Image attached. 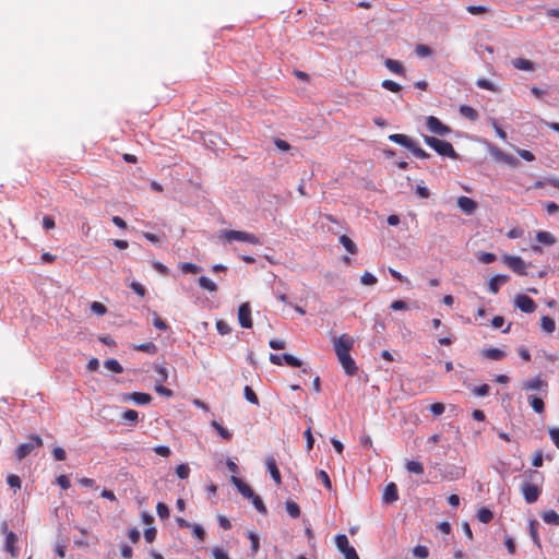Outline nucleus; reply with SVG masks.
Returning <instances> with one entry per match:
<instances>
[{
    "label": "nucleus",
    "mask_w": 559,
    "mask_h": 559,
    "mask_svg": "<svg viewBox=\"0 0 559 559\" xmlns=\"http://www.w3.org/2000/svg\"><path fill=\"white\" fill-rule=\"evenodd\" d=\"M198 283L202 289L207 292L215 293L217 290V285L206 276H200Z\"/></svg>",
    "instance_id": "23"
},
{
    "label": "nucleus",
    "mask_w": 559,
    "mask_h": 559,
    "mask_svg": "<svg viewBox=\"0 0 559 559\" xmlns=\"http://www.w3.org/2000/svg\"><path fill=\"white\" fill-rule=\"evenodd\" d=\"M8 485L11 487V488H14V489H20L21 488V479L19 476L16 475H10L8 476Z\"/></svg>",
    "instance_id": "56"
},
{
    "label": "nucleus",
    "mask_w": 559,
    "mask_h": 559,
    "mask_svg": "<svg viewBox=\"0 0 559 559\" xmlns=\"http://www.w3.org/2000/svg\"><path fill=\"white\" fill-rule=\"evenodd\" d=\"M550 439L554 441L556 447L559 449V428L549 429Z\"/></svg>",
    "instance_id": "63"
},
{
    "label": "nucleus",
    "mask_w": 559,
    "mask_h": 559,
    "mask_svg": "<svg viewBox=\"0 0 559 559\" xmlns=\"http://www.w3.org/2000/svg\"><path fill=\"white\" fill-rule=\"evenodd\" d=\"M219 237L228 242L240 241L252 245H260V240L255 235L242 230H222Z\"/></svg>",
    "instance_id": "3"
},
{
    "label": "nucleus",
    "mask_w": 559,
    "mask_h": 559,
    "mask_svg": "<svg viewBox=\"0 0 559 559\" xmlns=\"http://www.w3.org/2000/svg\"><path fill=\"white\" fill-rule=\"evenodd\" d=\"M286 511L294 519L298 518L300 514V509L298 504L293 501L286 502Z\"/></svg>",
    "instance_id": "42"
},
{
    "label": "nucleus",
    "mask_w": 559,
    "mask_h": 559,
    "mask_svg": "<svg viewBox=\"0 0 559 559\" xmlns=\"http://www.w3.org/2000/svg\"><path fill=\"white\" fill-rule=\"evenodd\" d=\"M542 518L548 524H555V525L559 524V514L554 510L544 512Z\"/></svg>",
    "instance_id": "30"
},
{
    "label": "nucleus",
    "mask_w": 559,
    "mask_h": 559,
    "mask_svg": "<svg viewBox=\"0 0 559 559\" xmlns=\"http://www.w3.org/2000/svg\"><path fill=\"white\" fill-rule=\"evenodd\" d=\"M2 532L5 534V544L4 549L5 551L10 552L12 557L17 556V549L15 547V544L17 542V536L13 532L8 531V525L5 523L1 526Z\"/></svg>",
    "instance_id": "8"
},
{
    "label": "nucleus",
    "mask_w": 559,
    "mask_h": 559,
    "mask_svg": "<svg viewBox=\"0 0 559 559\" xmlns=\"http://www.w3.org/2000/svg\"><path fill=\"white\" fill-rule=\"evenodd\" d=\"M477 518L483 523H488L492 520L493 514L489 509H480L477 513Z\"/></svg>",
    "instance_id": "41"
},
{
    "label": "nucleus",
    "mask_w": 559,
    "mask_h": 559,
    "mask_svg": "<svg viewBox=\"0 0 559 559\" xmlns=\"http://www.w3.org/2000/svg\"><path fill=\"white\" fill-rule=\"evenodd\" d=\"M473 392L477 396H486L489 393V385L488 384H483L480 386H476L473 390Z\"/></svg>",
    "instance_id": "62"
},
{
    "label": "nucleus",
    "mask_w": 559,
    "mask_h": 559,
    "mask_svg": "<svg viewBox=\"0 0 559 559\" xmlns=\"http://www.w3.org/2000/svg\"><path fill=\"white\" fill-rule=\"evenodd\" d=\"M249 500H251L252 504L254 506V508L259 512H261V513H265L266 512V508H265L263 501L261 500V498L259 496H257L254 493L253 497H251Z\"/></svg>",
    "instance_id": "48"
},
{
    "label": "nucleus",
    "mask_w": 559,
    "mask_h": 559,
    "mask_svg": "<svg viewBox=\"0 0 559 559\" xmlns=\"http://www.w3.org/2000/svg\"><path fill=\"white\" fill-rule=\"evenodd\" d=\"M265 464H266V467H267V469H269L273 480L277 485H281L282 484L281 473H280V469H278V467L276 465L275 459L273 456H267L266 460H265Z\"/></svg>",
    "instance_id": "17"
},
{
    "label": "nucleus",
    "mask_w": 559,
    "mask_h": 559,
    "mask_svg": "<svg viewBox=\"0 0 559 559\" xmlns=\"http://www.w3.org/2000/svg\"><path fill=\"white\" fill-rule=\"evenodd\" d=\"M503 262L516 274H526V264L520 257L506 255Z\"/></svg>",
    "instance_id": "9"
},
{
    "label": "nucleus",
    "mask_w": 559,
    "mask_h": 559,
    "mask_svg": "<svg viewBox=\"0 0 559 559\" xmlns=\"http://www.w3.org/2000/svg\"><path fill=\"white\" fill-rule=\"evenodd\" d=\"M382 498L385 502H394L397 500V488L394 483L386 485Z\"/></svg>",
    "instance_id": "22"
},
{
    "label": "nucleus",
    "mask_w": 559,
    "mask_h": 559,
    "mask_svg": "<svg viewBox=\"0 0 559 559\" xmlns=\"http://www.w3.org/2000/svg\"><path fill=\"white\" fill-rule=\"evenodd\" d=\"M478 259L479 261H481L483 263H491L496 260V255L493 253H490V252H481L479 255H478Z\"/></svg>",
    "instance_id": "58"
},
{
    "label": "nucleus",
    "mask_w": 559,
    "mask_h": 559,
    "mask_svg": "<svg viewBox=\"0 0 559 559\" xmlns=\"http://www.w3.org/2000/svg\"><path fill=\"white\" fill-rule=\"evenodd\" d=\"M389 140L391 142H394L396 144H400V145L406 147L416 157H418L420 159H426L430 156L427 152H425L423 148H420L413 139H411L409 136H407L405 134L394 133V134L389 135Z\"/></svg>",
    "instance_id": "1"
},
{
    "label": "nucleus",
    "mask_w": 559,
    "mask_h": 559,
    "mask_svg": "<svg viewBox=\"0 0 559 559\" xmlns=\"http://www.w3.org/2000/svg\"><path fill=\"white\" fill-rule=\"evenodd\" d=\"M212 555H213L214 559H229L228 554L218 547H216L212 550Z\"/></svg>",
    "instance_id": "60"
},
{
    "label": "nucleus",
    "mask_w": 559,
    "mask_h": 559,
    "mask_svg": "<svg viewBox=\"0 0 559 559\" xmlns=\"http://www.w3.org/2000/svg\"><path fill=\"white\" fill-rule=\"evenodd\" d=\"M483 356L489 359L500 360L506 356V354L499 348H487L483 350Z\"/></svg>",
    "instance_id": "26"
},
{
    "label": "nucleus",
    "mask_w": 559,
    "mask_h": 559,
    "mask_svg": "<svg viewBox=\"0 0 559 559\" xmlns=\"http://www.w3.org/2000/svg\"><path fill=\"white\" fill-rule=\"evenodd\" d=\"M155 372L157 373V378L155 380V383L163 384L168 379V372L167 369L162 365H155L154 367Z\"/></svg>",
    "instance_id": "29"
},
{
    "label": "nucleus",
    "mask_w": 559,
    "mask_h": 559,
    "mask_svg": "<svg viewBox=\"0 0 559 559\" xmlns=\"http://www.w3.org/2000/svg\"><path fill=\"white\" fill-rule=\"evenodd\" d=\"M212 427L217 431V433L225 440H230L231 432L227 430L225 427H223L216 420H213L211 423Z\"/></svg>",
    "instance_id": "31"
},
{
    "label": "nucleus",
    "mask_w": 559,
    "mask_h": 559,
    "mask_svg": "<svg viewBox=\"0 0 559 559\" xmlns=\"http://www.w3.org/2000/svg\"><path fill=\"white\" fill-rule=\"evenodd\" d=\"M122 419L128 424L134 425L139 420V414L134 409H127L122 414Z\"/></svg>",
    "instance_id": "33"
},
{
    "label": "nucleus",
    "mask_w": 559,
    "mask_h": 559,
    "mask_svg": "<svg viewBox=\"0 0 559 559\" xmlns=\"http://www.w3.org/2000/svg\"><path fill=\"white\" fill-rule=\"evenodd\" d=\"M179 269L183 273H192V274H195V273L200 272V270H201V267L199 265L191 263V262L180 263Z\"/></svg>",
    "instance_id": "38"
},
{
    "label": "nucleus",
    "mask_w": 559,
    "mask_h": 559,
    "mask_svg": "<svg viewBox=\"0 0 559 559\" xmlns=\"http://www.w3.org/2000/svg\"><path fill=\"white\" fill-rule=\"evenodd\" d=\"M457 206L465 213V214H472L476 207L477 203L467 197H460L457 199Z\"/></svg>",
    "instance_id": "18"
},
{
    "label": "nucleus",
    "mask_w": 559,
    "mask_h": 559,
    "mask_svg": "<svg viewBox=\"0 0 559 559\" xmlns=\"http://www.w3.org/2000/svg\"><path fill=\"white\" fill-rule=\"evenodd\" d=\"M384 64L391 72H393L395 74H404V67L400 61L393 60V59H386L384 61Z\"/></svg>",
    "instance_id": "24"
},
{
    "label": "nucleus",
    "mask_w": 559,
    "mask_h": 559,
    "mask_svg": "<svg viewBox=\"0 0 559 559\" xmlns=\"http://www.w3.org/2000/svg\"><path fill=\"white\" fill-rule=\"evenodd\" d=\"M536 238L539 242L546 245H554L556 242V238L548 231L537 233Z\"/></svg>",
    "instance_id": "34"
},
{
    "label": "nucleus",
    "mask_w": 559,
    "mask_h": 559,
    "mask_svg": "<svg viewBox=\"0 0 559 559\" xmlns=\"http://www.w3.org/2000/svg\"><path fill=\"white\" fill-rule=\"evenodd\" d=\"M382 87L390 91V92H393V93H396L401 90V85L397 84L396 82L394 81H391V80H384L382 83H381Z\"/></svg>",
    "instance_id": "50"
},
{
    "label": "nucleus",
    "mask_w": 559,
    "mask_h": 559,
    "mask_svg": "<svg viewBox=\"0 0 559 559\" xmlns=\"http://www.w3.org/2000/svg\"><path fill=\"white\" fill-rule=\"evenodd\" d=\"M190 528L192 530V534L195 538H198L199 540L203 542L205 539V531L204 528L199 525V524H192V526H190Z\"/></svg>",
    "instance_id": "44"
},
{
    "label": "nucleus",
    "mask_w": 559,
    "mask_h": 559,
    "mask_svg": "<svg viewBox=\"0 0 559 559\" xmlns=\"http://www.w3.org/2000/svg\"><path fill=\"white\" fill-rule=\"evenodd\" d=\"M424 141L441 156H447L453 159L457 157V154L454 151L452 144L447 141L439 140L429 135H424Z\"/></svg>",
    "instance_id": "2"
},
{
    "label": "nucleus",
    "mask_w": 559,
    "mask_h": 559,
    "mask_svg": "<svg viewBox=\"0 0 559 559\" xmlns=\"http://www.w3.org/2000/svg\"><path fill=\"white\" fill-rule=\"evenodd\" d=\"M336 356L346 374L353 376L356 373L357 366L349 353H340Z\"/></svg>",
    "instance_id": "12"
},
{
    "label": "nucleus",
    "mask_w": 559,
    "mask_h": 559,
    "mask_svg": "<svg viewBox=\"0 0 559 559\" xmlns=\"http://www.w3.org/2000/svg\"><path fill=\"white\" fill-rule=\"evenodd\" d=\"M238 321L239 324L245 329H250L252 326L251 307L249 302H243L239 306Z\"/></svg>",
    "instance_id": "11"
},
{
    "label": "nucleus",
    "mask_w": 559,
    "mask_h": 559,
    "mask_svg": "<svg viewBox=\"0 0 559 559\" xmlns=\"http://www.w3.org/2000/svg\"><path fill=\"white\" fill-rule=\"evenodd\" d=\"M216 329H217V332L221 334V335H226V334H229L231 329L229 326V324L224 321V320H218L216 322Z\"/></svg>",
    "instance_id": "49"
},
{
    "label": "nucleus",
    "mask_w": 559,
    "mask_h": 559,
    "mask_svg": "<svg viewBox=\"0 0 559 559\" xmlns=\"http://www.w3.org/2000/svg\"><path fill=\"white\" fill-rule=\"evenodd\" d=\"M345 559H359L355 548L350 546L349 548H346V551L343 552Z\"/></svg>",
    "instance_id": "64"
},
{
    "label": "nucleus",
    "mask_w": 559,
    "mask_h": 559,
    "mask_svg": "<svg viewBox=\"0 0 559 559\" xmlns=\"http://www.w3.org/2000/svg\"><path fill=\"white\" fill-rule=\"evenodd\" d=\"M466 11L473 15H480L488 12V8L485 5H468Z\"/></svg>",
    "instance_id": "46"
},
{
    "label": "nucleus",
    "mask_w": 559,
    "mask_h": 559,
    "mask_svg": "<svg viewBox=\"0 0 559 559\" xmlns=\"http://www.w3.org/2000/svg\"><path fill=\"white\" fill-rule=\"evenodd\" d=\"M522 495L527 503L535 502L539 495H540V488L536 485H532L530 483L523 484L521 488Z\"/></svg>",
    "instance_id": "13"
},
{
    "label": "nucleus",
    "mask_w": 559,
    "mask_h": 559,
    "mask_svg": "<svg viewBox=\"0 0 559 559\" xmlns=\"http://www.w3.org/2000/svg\"><path fill=\"white\" fill-rule=\"evenodd\" d=\"M335 354L349 353L354 346V338L347 334H342L332 340Z\"/></svg>",
    "instance_id": "5"
},
{
    "label": "nucleus",
    "mask_w": 559,
    "mask_h": 559,
    "mask_svg": "<svg viewBox=\"0 0 559 559\" xmlns=\"http://www.w3.org/2000/svg\"><path fill=\"white\" fill-rule=\"evenodd\" d=\"M415 53L420 58H426L432 55V49L424 44H419L415 47Z\"/></svg>",
    "instance_id": "36"
},
{
    "label": "nucleus",
    "mask_w": 559,
    "mask_h": 559,
    "mask_svg": "<svg viewBox=\"0 0 559 559\" xmlns=\"http://www.w3.org/2000/svg\"><path fill=\"white\" fill-rule=\"evenodd\" d=\"M511 63L515 69L522 71L532 72L536 69L535 64L531 60L524 58H515Z\"/></svg>",
    "instance_id": "20"
},
{
    "label": "nucleus",
    "mask_w": 559,
    "mask_h": 559,
    "mask_svg": "<svg viewBox=\"0 0 559 559\" xmlns=\"http://www.w3.org/2000/svg\"><path fill=\"white\" fill-rule=\"evenodd\" d=\"M509 280L507 275H496L488 282V288L492 294L499 292L500 286Z\"/></svg>",
    "instance_id": "21"
},
{
    "label": "nucleus",
    "mask_w": 559,
    "mask_h": 559,
    "mask_svg": "<svg viewBox=\"0 0 559 559\" xmlns=\"http://www.w3.org/2000/svg\"><path fill=\"white\" fill-rule=\"evenodd\" d=\"M121 402H133L136 405H147L152 401V396L147 393L142 392H132V393H123L120 396Z\"/></svg>",
    "instance_id": "6"
},
{
    "label": "nucleus",
    "mask_w": 559,
    "mask_h": 559,
    "mask_svg": "<svg viewBox=\"0 0 559 559\" xmlns=\"http://www.w3.org/2000/svg\"><path fill=\"white\" fill-rule=\"evenodd\" d=\"M417 194L423 199H428L430 195L429 189L421 183L416 187Z\"/></svg>",
    "instance_id": "59"
},
{
    "label": "nucleus",
    "mask_w": 559,
    "mask_h": 559,
    "mask_svg": "<svg viewBox=\"0 0 559 559\" xmlns=\"http://www.w3.org/2000/svg\"><path fill=\"white\" fill-rule=\"evenodd\" d=\"M248 538L251 542V551L253 554H257L259 551V548H260L259 536L255 533L250 532L248 534Z\"/></svg>",
    "instance_id": "51"
},
{
    "label": "nucleus",
    "mask_w": 559,
    "mask_h": 559,
    "mask_svg": "<svg viewBox=\"0 0 559 559\" xmlns=\"http://www.w3.org/2000/svg\"><path fill=\"white\" fill-rule=\"evenodd\" d=\"M489 152H490V155L498 162L506 163L510 166H516L519 163L514 156L502 152L498 147H490Z\"/></svg>",
    "instance_id": "15"
},
{
    "label": "nucleus",
    "mask_w": 559,
    "mask_h": 559,
    "mask_svg": "<svg viewBox=\"0 0 559 559\" xmlns=\"http://www.w3.org/2000/svg\"><path fill=\"white\" fill-rule=\"evenodd\" d=\"M530 404L532 406V408L536 412V413H543L544 412V402L542 399L535 396V395H532L530 396Z\"/></svg>",
    "instance_id": "37"
},
{
    "label": "nucleus",
    "mask_w": 559,
    "mask_h": 559,
    "mask_svg": "<svg viewBox=\"0 0 559 559\" xmlns=\"http://www.w3.org/2000/svg\"><path fill=\"white\" fill-rule=\"evenodd\" d=\"M317 477L319 479H321V481L323 483L325 488H328V489L332 488L331 479L325 471H322V469L318 471Z\"/></svg>",
    "instance_id": "53"
},
{
    "label": "nucleus",
    "mask_w": 559,
    "mask_h": 559,
    "mask_svg": "<svg viewBox=\"0 0 559 559\" xmlns=\"http://www.w3.org/2000/svg\"><path fill=\"white\" fill-rule=\"evenodd\" d=\"M515 306L523 312L532 313L535 311L536 305L532 298L526 295H518L515 297Z\"/></svg>",
    "instance_id": "14"
},
{
    "label": "nucleus",
    "mask_w": 559,
    "mask_h": 559,
    "mask_svg": "<svg viewBox=\"0 0 559 559\" xmlns=\"http://www.w3.org/2000/svg\"><path fill=\"white\" fill-rule=\"evenodd\" d=\"M155 391L163 396L170 397L173 396V391L163 386L160 383H155Z\"/></svg>",
    "instance_id": "57"
},
{
    "label": "nucleus",
    "mask_w": 559,
    "mask_h": 559,
    "mask_svg": "<svg viewBox=\"0 0 559 559\" xmlns=\"http://www.w3.org/2000/svg\"><path fill=\"white\" fill-rule=\"evenodd\" d=\"M414 555L418 558L425 559L428 557V549L425 546H416L414 548Z\"/></svg>",
    "instance_id": "61"
},
{
    "label": "nucleus",
    "mask_w": 559,
    "mask_h": 559,
    "mask_svg": "<svg viewBox=\"0 0 559 559\" xmlns=\"http://www.w3.org/2000/svg\"><path fill=\"white\" fill-rule=\"evenodd\" d=\"M230 481L236 486L238 491L247 499H250L253 497L254 492L253 490L240 478L236 476H231Z\"/></svg>",
    "instance_id": "16"
},
{
    "label": "nucleus",
    "mask_w": 559,
    "mask_h": 559,
    "mask_svg": "<svg viewBox=\"0 0 559 559\" xmlns=\"http://www.w3.org/2000/svg\"><path fill=\"white\" fill-rule=\"evenodd\" d=\"M335 543H336V547L337 549L343 554L344 551H346V548H349L350 545H349V542H348V538L346 537V535L344 534H341V535H337L336 538H335Z\"/></svg>",
    "instance_id": "35"
},
{
    "label": "nucleus",
    "mask_w": 559,
    "mask_h": 559,
    "mask_svg": "<svg viewBox=\"0 0 559 559\" xmlns=\"http://www.w3.org/2000/svg\"><path fill=\"white\" fill-rule=\"evenodd\" d=\"M176 474L180 479H186L190 474V467L188 464H180L176 468Z\"/></svg>",
    "instance_id": "47"
},
{
    "label": "nucleus",
    "mask_w": 559,
    "mask_h": 559,
    "mask_svg": "<svg viewBox=\"0 0 559 559\" xmlns=\"http://www.w3.org/2000/svg\"><path fill=\"white\" fill-rule=\"evenodd\" d=\"M476 85L487 91L497 92V87L495 86V84L487 79H478L476 81Z\"/></svg>",
    "instance_id": "43"
},
{
    "label": "nucleus",
    "mask_w": 559,
    "mask_h": 559,
    "mask_svg": "<svg viewBox=\"0 0 559 559\" xmlns=\"http://www.w3.org/2000/svg\"><path fill=\"white\" fill-rule=\"evenodd\" d=\"M91 310L97 316H104L107 312L106 307L98 301H93L91 304Z\"/></svg>",
    "instance_id": "54"
},
{
    "label": "nucleus",
    "mask_w": 559,
    "mask_h": 559,
    "mask_svg": "<svg viewBox=\"0 0 559 559\" xmlns=\"http://www.w3.org/2000/svg\"><path fill=\"white\" fill-rule=\"evenodd\" d=\"M360 282L362 285H366V286H373L377 284L378 280L377 277L371 274L370 272H365L361 277H360Z\"/></svg>",
    "instance_id": "40"
},
{
    "label": "nucleus",
    "mask_w": 559,
    "mask_h": 559,
    "mask_svg": "<svg viewBox=\"0 0 559 559\" xmlns=\"http://www.w3.org/2000/svg\"><path fill=\"white\" fill-rule=\"evenodd\" d=\"M43 445V439L37 436L33 435L31 437V440L26 443H22L17 447L15 454L17 460L24 459L26 455H28L35 448Z\"/></svg>",
    "instance_id": "4"
},
{
    "label": "nucleus",
    "mask_w": 559,
    "mask_h": 559,
    "mask_svg": "<svg viewBox=\"0 0 559 559\" xmlns=\"http://www.w3.org/2000/svg\"><path fill=\"white\" fill-rule=\"evenodd\" d=\"M427 128L431 133L438 135H445L451 132V129L444 126L438 118L429 116L427 118Z\"/></svg>",
    "instance_id": "10"
},
{
    "label": "nucleus",
    "mask_w": 559,
    "mask_h": 559,
    "mask_svg": "<svg viewBox=\"0 0 559 559\" xmlns=\"http://www.w3.org/2000/svg\"><path fill=\"white\" fill-rule=\"evenodd\" d=\"M406 469L409 473L421 475L424 473V466L420 462L417 461H408L406 463Z\"/></svg>",
    "instance_id": "32"
},
{
    "label": "nucleus",
    "mask_w": 559,
    "mask_h": 559,
    "mask_svg": "<svg viewBox=\"0 0 559 559\" xmlns=\"http://www.w3.org/2000/svg\"><path fill=\"white\" fill-rule=\"evenodd\" d=\"M542 329L547 333H552L556 330L555 320L550 317L544 316L540 320Z\"/></svg>",
    "instance_id": "28"
},
{
    "label": "nucleus",
    "mask_w": 559,
    "mask_h": 559,
    "mask_svg": "<svg viewBox=\"0 0 559 559\" xmlns=\"http://www.w3.org/2000/svg\"><path fill=\"white\" fill-rule=\"evenodd\" d=\"M340 242L346 249L347 252L352 254H355L357 252V246L348 236L342 235L340 237Z\"/></svg>",
    "instance_id": "25"
},
{
    "label": "nucleus",
    "mask_w": 559,
    "mask_h": 559,
    "mask_svg": "<svg viewBox=\"0 0 559 559\" xmlns=\"http://www.w3.org/2000/svg\"><path fill=\"white\" fill-rule=\"evenodd\" d=\"M243 393H245V397L248 402L254 404V405H258L259 404V400H258V396L257 394L253 392V390L250 388V386H245L243 389Z\"/></svg>",
    "instance_id": "45"
},
{
    "label": "nucleus",
    "mask_w": 559,
    "mask_h": 559,
    "mask_svg": "<svg viewBox=\"0 0 559 559\" xmlns=\"http://www.w3.org/2000/svg\"><path fill=\"white\" fill-rule=\"evenodd\" d=\"M460 112L463 117L467 118L468 120H476L478 118V112L473 108V107H469V106H466V105H462L460 107Z\"/></svg>",
    "instance_id": "27"
},
{
    "label": "nucleus",
    "mask_w": 559,
    "mask_h": 559,
    "mask_svg": "<svg viewBox=\"0 0 559 559\" xmlns=\"http://www.w3.org/2000/svg\"><path fill=\"white\" fill-rule=\"evenodd\" d=\"M270 361L277 366H281L283 364V361L292 367H301L302 366V361L290 354H284L282 356L271 354Z\"/></svg>",
    "instance_id": "7"
},
{
    "label": "nucleus",
    "mask_w": 559,
    "mask_h": 559,
    "mask_svg": "<svg viewBox=\"0 0 559 559\" xmlns=\"http://www.w3.org/2000/svg\"><path fill=\"white\" fill-rule=\"evenodd\" d=\"M156 512L158 514V516L164 520V519H167L169 516V509L168 507L163 503V502H158L157 506H156Z\"/></svg>",
    "instance_id": "52"
},
{
    "label": "nucleus",
    "mask_w": 559,
    "mask_h": 559,
    "mask_svg": "<svg viewBox=\"0 0 559 559\" xmlns=\"http://www.w3.org/2000/svg\"><path fill=\"white\" fill-rule=\"evenodd\" d=\"M530 534L536 546L540 547V540L536 530V524L533 521L530 523Z\"/></svg>",
    "instance_id": "55"
},
{
    "label": "nucleus",
    "mask_w": 559,
    "mask_h": 559,
    "mask_svg": "<svg viewBox=\"0 0 559 559\" xmlns=\"http://www.w3.org/2000/svg\"><path fill=\"white\" fill-rule=\"evenodd\" d=\"M105 367L116 373H121L123 371L122 366L116 359H108L105 361Z\"/></svg>",
    "instance_id": "39"
},
{
    "label": "nucleus",
    "mask_w": 559,
    "mask_h": 559,
    "mask_svg": "<svg viewBox=\"0 0 559 559\" xmlns=\"http://www.w3.org/2000/svg\"><path fill=\"white\" fill-rule=\"evenodd\" d=\"M547 386V383L539 377L526 380L522 383V389L525 391L542 390Z\"/></svg>",
    "instance_id": "19"
}]
</instances>
